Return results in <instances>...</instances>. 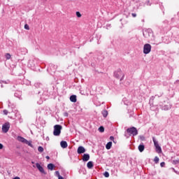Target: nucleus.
I'll return each mask as SVG.
<instances>
[{"mask_svg":"<svg viewBox=\"0 0 179 179\" xmlns=\"http://www.w3.org/2000/svg\"><path fill=\"white\" fill-rule=\"evenodd\" d=\"M54 167H55V166H54V164H49L48 165V170H54Z\"/></svg>","mask_w":179,"mask_h":179,"instance_id":"obj_17","label":"nucleus"},{"mask_svg":"<svg viewBox=\"0 0 179 179\" xmlns=\"http://www.w3.org/2000/svg\"><path fill=\"white\" fill-rule=\"evenodd\" d=\"M36 168L38 169V170H39L40 172H41L43 174H44L45 173V171H44V169L43 168V166H41V165H40V164L36 163Z\"/></svg>","mask_w":179,"mask_h":179,"instance_id":"obj_9","label":"nucleus"},{"mask_svg":"<svg viewBox=\"0 0 179 179\" xmlns=\"http://www.w3.org/2000/svg\"><path fill=\"white\" fill-rule=\"evenodd\" d=\"M26 145H28L29 146H32L31 143H30L29 141L27 140V143H25Z\"/></svg>","mask_w":179,"mask_h":179,"instance_id":"obj_29","label":"nucleus"},{"mask_svg":"<svg viewBox=\"0 0 179 179\" xmlns=\"http://www.w3.org/2000/svg\"><path fill=\"white\" fill-rule=\"evenodd\" d=\"M13 179H20V178H19V177H15V178H14Z\"/></svg>","mask_w":179,"mask_h":179,"instance_id":"obj_39","label":"nucleus"},{"mask_svg":"<svg viewBox=\"0 0 179 179\" xmlns=\"http://www.w3.org/2000/svg\"><path fill=\"white\" fill-rule=\"evenodd\" d=\"M174 162H175L176 164H177V163H179V159L175 160Z\"/></svg>","mask_w":179,"mask_h":179,"instance_id":"obj_37","label":"nucleus"},{"mask_svg":"<svg viewBox=\"0 0 179 179\" xmlns=\"http://www.w3.org/2000/svg\"><path fill=\"white\" fill-rule=\"evenodd\" d=\"M87 169H93V162L90 161L87 164Z\"/></svg>","mask_w":179,"mask_h":179,"instance_id":"obj_14","label":"nucleus"},{"mask_svg":"<svg viewBox=\"0 0 179 179\" xmlns=\"http://www.w3.org/2000/svg\"><path fill=\"white\" fill-rule=\"evenodd\" d=\"M38 152H40L41 153V152H44V148L41 146H39L38 148Z\"/></svg>","mask_w":179,"mask_h":179,"instance_id":"obj_23","label":"nucleus"},{"mask_svg":"<svg viewBox=\"0 0 179 179\" xmlns=\"http://www.w3.org/2000/svg\"><path fill=\"white\" fill-rule=\"evenodd\" d=\"M170 108H171V106H165L162 108V110L167 111L168 110H170Z\"/></svg>","mask_w":179,"mask_h":179,"instance_id":"obj_22","label":"nucleus"},{"mask_svg":"<svg viewBox=\"0 0 179 179\" xmlns=\"http://www.w3.org/2000/svg\"><path fill=\"white\" fill-rule=\"evenodd\" d=\"M5 58H6V59H10V58H12V56L10 55V54L6 53L5 55Z\"/></svg>","mask_w":179,"mask_h":179,"instance_id":"obj_18","label":"nucleus"},{"mask_svg":"<svg viewBox=\"0 0 179 179\" xmlns=\"http://www.w3.org/2000/svg\"><path fill=\"white\" fill-rule=\"evenodd\" d=\"M127 132L129 134L130 136H136L138 135V129L136 127H130L127 129Z\"/></svg>","mask_w":179,"mask_h":179,"instance_id":"obj_3","label":"nucleus"},{"mask_svg":"<svg viewBox=\"0 0 179 179\" xmlns=\"http://www.w3.org/2000/svg\"><path fill=\"white\" fill-rule=\"evenodd\" d=\"M24 29H25L26 30H30V27H29V24H26L24 25Z\"/></svg>","mask_w":179,"mask_h":179,"instance_id":"obj_28","label":"nucleus"},{"mask_svg":"<svg viewBox=\"0 0 179 179\" xmlns=\"http://www.w3.org/2000/svg\"><path fill=\"white\" fill-rule=\"evenodd\" d=\"M9 128H10V124H9V122H6L2 126V131L4 134H6V132L9 131Z\"/></svg>","mask_w":179,"mask_h":179,"instance_id":"obj_6","label":"nucleus"},{"mask_svg":"<svg viewBox=\"0 0 179 179\" xmlns=\"http://www.w3.org/2000/svg\"><path fill=\"white\" fill-rule=\"evenodd\" d=\"M153 142H154V145L155 146V148L159 147V142H157L155 138L152 139Z\"/></svg>","mask_w":179,"mask_h":179,"instance_id":"obj_20","label":"nucleus"},{"mask_svg":"<svg viewBox=\"0 0 179 179\" xmlns=\"http://www.w3.org/2000/svg\"><path fill=\"white\" fill-rule=\"evenodd\" d=\"M114 76L117 79H120V80H122V78H124V73H122V71L120 69H118L114 72Z\"/></svg>","mask_w":179,"mask_h":179,"instance_id":"obj_2","label":"nucleus"},{"mask_svg":"<svg viewBox=\"0 0 179 179\" xmlns=\"http://www.w3.org/2000/svg\"><path fill=\"white\" fill-rule=\"evenodd\" d=\"M102 115L104 117H107V115H108V112H107V110H103L102 111Z\"/></svg>","mask_w":179,"mask_h":179,"instance_id":"obj_19","label":"nucleus"},{"mask_svg":"<svg viewBox=\"0 0 179 179\" xmlns=\"http://www.w3.org/2000/svg\"><path fill=\"white\" fill-rule=\"evenodd\" d=\"M143 34L145 38H149L153 36V32H152V29H147L143 31Z\"/></svg>","mask_w":179,"mask_h":179,"instance_id":"obj_5","label":"nucleus"},{"mask_svg":"<svg viewBox=\"0 0 179 179\" xmlns=\"http://www.w3.org/2000/svg\"><path fill=\"white\" fill-rule=\"evenodd\" d=\"M55 176H56L58 179H64V177L61 176V175L59 174V171H55Z\"/></svg>","mask_w":179,"mask_h":179,"instance_id":"obj_15","label":"nucleus"},{"mask_svg":"<svg viewBox=\"0 0 179 179\" xmlns=\"http://www.w3.org/2000/svg\"><path fill=\"white\" fill-rule=\"evenodd\" d=\"M103 176H104V177L108 178V177H110V173H108V172H105L103 173Z\"/></svg>","mask_w":179,"mask_h":179,"instance_id":"obj_27","label":"nucleus"},{"mask_svg":"<svg viewBox=\"0 0 179 179\" xmlns=\"http://www.w3.org/2000/svg\"><path fill=\"white\" fill-rule=\"evenodd\" d=\"M152 51V45L149 43L145 44L143 46V54L148 55Z\"/></svg>","mask_w":179,"mask_h":179,"instance_id":"obj_4","label":"nucleus"},{"mask_svg":"<svg viewBox=\"0 0 179 179\" xmlns=\"http://www.w3.org/2000/svg\"><path fill=\"white\" fill-rule=\"evenodd\" d=\"M76 15L77 17H82V14H80V13L79 11H77L76 13Z\"/></svg>","mask_w":179,"mask_h":179,"instance_id":"obj_24","label":"nucleus"},{"mask_svg":"<svg viewBox=\"0 0 179 179\" xmlns=\"http://www.w3.org/2000/svg\"><path fill=\"white\" fill-rule=\"evenodd\" d=\"M131 16H133V17H136V13H132Z\"/></svg>","mask_w":179,"mask_h":179,"instance_id":"obj_33","label":"nucleus"},{"mask_svg":"<svg viewBox=\"0 0 179 179\" xmlns=\"http://www.w3.org/2000/svg\"><path fill=\"white\" fill-rule=\"evenodd\" d=\"M111 146H113V142L109 141L106 145V148L107 149V150H110V149H111Z\"/></svg>","mask_w":179,"mask_h":179,"instance_id":"obj_13","label":"nucleus"},{"mask_svg":"<svg viewBox=\"0 0 179 179\" xmlns=\"http://www.w3.org/2000/svg\"><path fill=\"white\" fill-rule=\"evenodd\" d=\"M1 87H3V85H1Z\"/></svg>","mask_w":179,"mask_h":179,"instance_id":"obj_41","label":"nucleus"},{"mask_svg":"<svg viewBox=\"0 0 179 179\" xmlns=\"http://www.w3.org/2000/svg\"><path fill=\"white\" fill-rule=\"evenodd\" d=\"M90 160V155L84 154L83 156V162H89Z\"/></svg>","mask_w":179,"mask_h":179,"instance_id":"obj_8","label":"nucleus"},{"mask_svg":"<svg viewBox=\"0 0 179 179\" xmlns=\"http://www.w3.org/2000/svg\"><path fill=\"white\" fill-rule=\"evenodd\" d=\"M0 149H3V145H2L1 143H0Z\"/></svg>","mask_w":179,"mask_h":179,"instance_id":"obj_36","label":"nucleus"},{"mask_svg":"<svg viewBox=\"0 0 179 179\" xmlns=\"http://www.w3.org/2000/svg\"><path fill=\"white\" fill-rule=\"evenodd\" d=\"M0 83H5V84H8V83H9V81L6 82V81H2V80H0Z\"/></svg>","mask_w":179,"mask_h":179,"instance_id":"obj_32","label":"nucleus"},{"mask_svg":"<svg viewBox=\"0 0 179 179\" xmlns=\"http://www.w3.org/2000/svg\"><path fill=\"white\" fill-rule=\"evenodd\" d=\"M159 159L158 158V157H155V159H154V162L157 164V163H159Z\"/></svg>","mask_w":179,"mask_h":179,"instance_id":"obj_26","label":"nucleus"},{"mask_svg":"<svg viewBox=\"0 0 179 179\" xmlns=\"http://www.w3.org/2000/svg\"><path fill=\"white\" fill-rule=\"evenodd\" d=\"M60 146L63 149H66V148H68V143H66V141H61Z\"/></svg>","mask_w":179,"mask_h":179,"instance_id":"obj_11","label":"nucleus"},{"mask_svg":"<svg viewBox=\"0 0 179 179\" xmlns=\"http://www.w3.org/2000/svg\"><path fill=\"white\" fill-rule=\"evenodd\" d=\"M99 132H103L104 131V127L103 126H101L99 128Z\"/></svg>","mask_w":179,"mask_h":179,"instance_id":"obj_25","label":"nucleus"},{"mask_svg":"<svg viewBox=\"0 0 179 179\" xmlns=\"http://www.w3.org/2000/svg\"><path fill=\"white\" fill-rule=\"evenodd\" d=\"M138 150L141 152H143L145 150V145L143 144L138 145Z\"/></svg>","mask_w":179,"mask_h":179,"instance_id":"obj_16","label":"nucleus"},{"mask_svg":"<svg viewBox=\"0 0 179 179\" xmlns=\"http://www.w3.org/2000/svg\"><path fill=\"white\" fill-rule=\"evenodd\" d=\"M3 115H8V110H4L3 111Z\"/></svg>","mask_w":179,"mask_h":179,"instance_id":"obj_30","label":"nucleus"},{"mask_svg":"<svg viewBox=\"0 0 179 179\" xmlns=\"http://www.w3.org/2000/svg\"><path fill=\"white\" fill-rule=\"evenodd\" d=\"M77 152L78 155H82V153H85V152H86V149H85V147L83 146H80L78 147Z\"/></svg>","mask_w":179,"mask_h":179,"instance_id":"obj_7","label":"nucleus"},{"mask_svg":"<svg viewBox=\"0 0 179 179\" xmlns=\"http://www.w3.org/2000/svg\"><path fill=\"white\" fill-rule=\"evenodd\" d=\"M17 139L19 142H22V143H27V140L22 136H17Z\"/></svg>","mask_w":179,"mask_h":179,"instance_id":"obj_10","label":"nucleus"},{"mask_svg":"<svg viewBox=\"0 0 179 179\" xmlns=\"http://www.w3.org/2000/svg\"><path fill=\"white\" fill-rule=\"evenodd\" d=\"M70 101H72V103H76L77 101L76 95H71L70 96Z\"/></svg>","mask_w":179,"mask_h":179,"instance_id":"obj_12","label":"nucleus"},{"mask_svg":"<svg viewBox=\"0 0 179 179\" xmlns=\"http://www.w3.org/2000/svg\"><path fill=\"white\" fill-rule=\"evenodd\" d=\"M62 129V126L59 124H56L54 126L53 135L55 136H59L61 135V130Z\"/></svg>","mask_w":179,"mask_h":179,"instance_id":"obj_1","label":"nucleus"},{"mask_svg":"<svg viewBox=\"0 0 179 179\" xmlns=\"http://www.w3.org/2000/svg\"><path fill=\"white\" fill-rule=\"evenodd\" d=\"M110 141H114V136H111L110 137Z\"/></svg>","mask_w":179,"mask_h":179,"instance_id":"obj_35","label":"nucleus"},{"mask_svg":"<svg viewBox=\"0 0 179 179\" xmlns=\"http://www.w3.org/2000/svg\"><path fill=\"white\" fill-rule=\"evenodd\" d=\"M31 163H32V164H34V162H32Z\"/></svg>","mask_w":179,"mask_h":179,"instance_id":"obj_40","label":"nucleus"},{"mask_svg":"<svg viewBox=\"0 0 179 179\" xmlns=\"http://www.w3.org/2000/svg\"><path fill=\"white\" fill-rule=\"evenodd\" d=\"M46 159H47L48 160H50V157H49V156H46Z\"/></svg>","mask_w":179,"mask_h":179,"instance_id":"obj_38","label":"nucleus"},{"mask_svg":"<svg viewBox=\"0 0 179 179\" xmlns=\"http://www.w3.org/2000/svg\"><path fill=\"white\" fill-rule=\"evenodd\" d=\"M157 153H162V147L159 145L158 147L155 148Z\"/></svg>","mask_w":179,"mask_h":179,"instance_id":"obj_21","label":"nucleus"},{"mask_svg":"<svg viewBox=\"0 0 179 179\" xmlns=\"http://www.w3.org/2000/svg\"><path fill=\"white\" fill-rule=\"evenodd\" d=\"M160 166H161V167H164V166H166V163L161 162Z\"/></svg>","mask_w":179,"mask_h":179,"instance_id":"obj_31","label":"nucleus"},{"mask_svg":"<svg viewBox=\"0 0 179 179\" xmlns=\"http://www.w3.org/2000/svg\"><path fill=\"white\" fill-rule=\"evenodd\" d=\"M64 117H68L69 114H68V113L65 112V113H64Z\"/></svg>","mask_w":179,"mask_h":179,"instance_id":"obj_34","label":"nucleus"}]
</instances>
